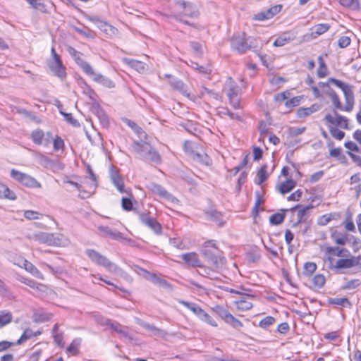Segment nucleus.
<instances>
[{
  "label": "nucleus",
  "mask_w": 361,
  "mask_h": 361,
  "mask_svg": "<svg viewBox=\"0 0 361 361\" xmlns=\"http://www.w3.org/2000/svg\"><path fill=\"white\" fill-rule=\"evenodd\" d=\"M201 254L213 269L221 268L226 261L222 252L217 247L214 240H208L204 243Z\"/></svg>",
  "instance_id": "f257e3e1"
},
{
  "label": "nucleus",
  "mask_w": 361,
  "mask_h": 361,
  "mask_svg": "<svg viewBox=\"0 0 361 361\" xmlns=\"http://www.w3.org/2000/svg\"><path fill=\"white\" fill-rule=\"evenodd\" d=\"M131 147L133 151L137 153L143 161H150L156 164H161V155L149 143L146 142L134 141Z\"/></svg>",
  "instance_id": "f03ea898"
},
{
  "label": "nucleus",
  "mask_w": 361,
  "mask_h": 361,
  "mask_svg": "<svg viewBox=\"0 0 361 361\" xmlns=\"http://www.w3.org/2000/svg\"><path fill=\"white\" fill-rule=\"evenodd\" d=\"M85 253L92 262L104 267L110 272L118 273L121 270L115 263L111 262L107 257L101 255L95 250L87 249Z\"/></svg>",
  "instance_id": "7ed1b4c3"
},
{
  "label": "nucleus",
  "mask_w": 361,
  "mask_h": 361,
  "mask_svg": "<svg viewBox=\"0 0 361 361\" xmlns=\"http://www.w3.org/2000/svg\"><path fill=\"white\" fill-rule=\"evenodd\" d=\"M330 82H333V84L340 88L343 92L346 103L345 106H344V111L348 112L351 111L355 104V97L353 93L354 86L352 85L346 84L344 82L334 78H330Z\"/></svg>",
  "instance_id": "20e7f679"
},
{
  "label": "nucleus",
  "mask_w": 361,
  "mask_h": 361,
  "mask_svg": "<svg viewBox=\"0 0 361 361\" xmlns=\"http://www.w3.org/2000/svg\"><path fill=\"white\" fill-rule=\"evenodd\" d=\"M135 214L137 215L140 221L149 228H150L156 235L162 233V226L155 218L149 216V212L146 211L142 212L139 210H135Z\"/></svg>",
  "instance_id": "39448f33"
},
{
  "label": "nucleus",
  "mask_w": 361,
  "mask_h": 361,
  "mask_svg": "<svg viewBox=\"0 0 361 361\" xmlns=\"http://www.w3.org/2000/svg\"><path fill=\"white\" fill-rule=\"evenodd\" d=\"M51 56L53 59L48 61L47 66L55 76L63 80L66 77V67L57 53Z\"/></svg>",
  "instance_id": "423d86ee"
},
{
  "label": "nucleus",
  "mask_w": 361,
  "mask_h": 361,
  "mask_svg": "<svg viewBox=\"0 0 361 361\" xmlns=\"http://www.w3.org/2000/svg\"><path fill=\"white\" fill-rule=\"evenodd\" d=\"M51 56L53 59L48 61L47 66L55 76L63 80L66 77V67L57 53Z\"/></svg>",
  "instance_id": "0eeeda50"
},
{
  "label": "nucleus",
  "mask_w": 361,
  "mask_h": 361,
  "mask_svg": "<svg viewBox=\"0 0 361 361\" xmlns=\"http://www.w3.org/2000/svg\"><path fill=\"white\" fill-rule=\"evenodd\" d=\"M11 177L23 185L29 188H40V183L33 177L13 169L11 171Z\"/></svg>",
  "instance_id": "6e6552de"
},
{
  "label": "nucleus",
  "mask_w": 361,
  "mask_h": 361,
  "mask_svg": "<svg viewBox=\"0 0 361 361\" xmlns=\"http://www.w3.org/2000/svg\"><path fill=\"white\" fill-rule=\"evenodd\" d=\"M245 32L235 33L231 39V46L239 54L245 53L252 45H248V39L245 38Z\"/></svg>",
  "instance_id": "1a4fd4ad"
},
{
  "label": "nucleus",
  "mask_w": 361,
  "mask_h": 361,
  "mask_svg": "<svg viewBox=\"0 0 361 361\" xmlns=\"http://www.w3.org/2000/svg\"><path fill=\"white\" fill-rule=\"evenodd\" d=\"M35 240L39 243H44L49 246H58L61 244V238L54 233L38 232L33 235Z\"/></svg>",
  "instance_id": "9d476101"
},
{
  "label": "nucleus",
  "mask_w": 361,
  "mask_h": 361,
  "mask_svg": "<svg viewBox=\"0 0 361 361\" xmlns=\"http://www.w3.org/2000/svg\"><path fill=\"white\" fill-rule=\"evenodd\" d=\"M68 51L71 56L74 58V60L77 65L82 69V71L88 75H94V72L90 66L87 61H84L82 58L78 56V54H81L79 51L75 49L72 47H68Z\"/></svg>",
  "instance_id": "9b49d317"
},
{
  "label": "nucleus",
  "mask_w": 361,
  "mask_h": 361,
  "mask_svg": "<svg viewBox=\"0 0 361 361\" xmlns=\"http://www.w3.org/2000/svg\"><path fill=\"white\" fill-rule=\"evenodd\" d=\"M189 144V141H185L184 143V149L187 153H189L190 156L195 161L204 166H209L212 164V159L207 154H201L200 152H195L188 147V145Z\"/></svg>",
  "instance_id": "f8f14e48"
},
{
  "label": "nucleus",
  "mask_w": 361,
  "mask_h": 361,
  "mask_svg": "<svg viewBox=\"0 0 361 361\" xmlns=\"http://www.w3.org/2000/svg\"><path fill=\"white\" fill-rule=\"evenodd\" d=\"M90 111L98 118L101 125L103 127L107 128L109 126V117L105 111L102 108L97 102H94L90 106Z\"/></svg>",
  "instance_id": "ddd939ff"
},
{
  "label": "nucleus",
  "mask_w": 361,
  "mask_h": 361,
  "mask_svg": "<svg viewBox=\"0 0 361 361\" xmlns=\"http://www.w3.org/2000/svg\"><path fill=\"white\" fill-rule=\"evenodd\" d=\"M150 190L155 195H159L161 197L165 198L171 202H178V199L175 197L172 194L169 193L163 186L159 184L152 183L149 185Z\"/></svg>",
  "instance_id": "4468645a"
},
{
  "label": "nucleus",
  "mask_w": 361,
  "mask_h": 361,
  "mask_svg": "<svg viewBox=\"0 0 361 361\" xmlns=\"http://www.w3.org/2000/svg\"><path fill=\"white\" fill-rule=\"evenodd\" d=\"M109 176L112 183L121 193L126 192L123 180L118 173V170L111 166L109 170Z\"/></svg>",
  "instance_id": "2eb2a0df"
},
{
  "label": "nucleus",
  "mask_w": 361,
  "mask_h": 361,
  "mask_svg": "<svg viewBox=\"0 0 361 361\" xmlns=\"http://www.w3.org/2000/svg\"><path fill=\"white\" fill-rule=\"evenodd\" d=\"M87 20L93 23L99 30L106 35H111V34H114L115 27L107 22L101 20L99 17L95 16H88Z\"/></svg>",
  "instance_id": "dca6fc26"
},
{
  "label": "nucleus",
  "mask_w": 361,
  "mask_h": 361,
  "mask_svg": "<svg viewBox=\"0 0 361 361\" xmlns=\"http://www.w3.org/2000/svg\"><path fill=\"white\" fill-rule=\"evenodd\" d=\"M102 324L110 326L116 332L122 334L124 337L128 338L130 341L133 340V336L128 332L127 326H122L117 322H113L109 319H105Z\"/></svg>",
  "instance_id": "f3484780"
},
{
  "label": "nucleus",
  "mask_w": 361,
  "mask_h": 361,
  "mask_svg": "<svg viewBox=\"0 0 361 361\" xmlns=\"http://www.w3.org/2000/svg\"><path fill=\"white\" fill-rule=\"evenodd\" d=\"M176 4V5H178L180 7H181L184 16L190 18L197 16L198 11L196 8V6L192 3L181 0L177 1Z\"/></svg>",
  "instance_id": "a211bd4d"
},
{
  "label": "nucleus",
  "mask_w": 361,
  "mask_h": 361,
  "mask_svg": "<svg viewBox=\"0 0 361 361\" xmlns=\"http://www.w3.org/2000/svg\"><path fill=\"white\" fill-rule=\"evenodd\" d=\"M360 264L359 259L357 257L340 259L336 262V265L330 264V269H348L357 266Z\"/></svg>",
  "instance_id": "6ab92c4d"
},
{
  "label": "nucleus",
  "mask_w": 361,
  "mask_h": 361,
  "mask_svg": "<svg viewBox=\"0 0 361 361\" xmlns=\"http://www.w3.org/2000/svg\"><path fill=\"white\" fill-rule=\"evenodd\" d=\"M206 218L216 223L219 226H223L225 221L223 219V214L221 212L215 209L211 208L204 211Z\"/></svg>",
  "instance_id": "aec40b11"
},
{
  "label": "nucleus",
  "mask_w": 361,
  "mask_h": 361,
  "mask_svg": "<svg viewBox=\"0 0 361 361\" xmlns=\"http://www.w3.org/2000/svg\"><path fill=\"white\" fill-rule=\"evenodd\" d=\"M181 258L185 262L192 267H203L204 266L201 263L198 255L196 252H188L183 254Z\"/></svg>",
  "instance_id": "412c9836"
},
{
  "label": "nucleus",
  "mask_w": 361,
  "mask_h": 361,
  "mask_svg": "<svg viewBox=\"0 0 361 361\" xmlns=\"http://www.w3.org/2000/svg\"><path fill=\"white\" fill-rule=\"evenodd\" d=\"M98 230L102 232L104 236H108L115 240H123L126 238L123 236V233L120 231L112 230L110 227L106 226H100Z\"/></svg>",
  "instance_id": "4be33fe9"
},
{
  "label": "nucleus",
  "mask_w": 361,
  "mask_h": 361,
  "mask_svg": "<svg viewBox=\"0 0 361 361\" xmlns=\"http://www.w3.org/2000/svg\"><path fill=\"white\" fill-rule=\"evenodd\" d=\"M335 115L336 116V120L329 114H328L325 116L324 120L331 124H336V126H340L341 127H342L345 129H347L348 128V121L347 118L338 114L337 112H335Z\"/></svg>",
  "instance_id": "5701e85b"
},
{
  "label": "nucleus",
  "mask_w": 361,
  "mask_h": 361,
  "mask_svg": "<svg viewBox=\"0 0 361 361\" xmlns=\"http://www.w3.org/2000/svg\"><path fill=\"white\" fill-rule=\"evenodd\" d=\"M140 270L144 273V276L145 279L152 281L154 284H159L161 286L169 287V283L166 280L159 277L156 274L151 273L143 268H140Z\"/></svg>",
  "instance_id": "b1692460"
},
{
  "label": "nucleus",
  "mask_w": 361,
  "mask_h": 361,
  "mask_svg": "<svg viewBox=\"0 0 361 361\" xmlns=\"http://www.w3.org/2000/svg\"><path fill=\"white\" fill-rule=\"evenodd\" d=\"M140 270L144 273V276L145 279L152 281L154 284H159L161 286L169 287V283L166 280L159 277L156 274L151 273L143 268H140Z\"/></svg>",
  "instance_id": "393cba45"
},
{
  "label": "nucleus",
  "mask_w": 361,
  "mask_h": 361,
  "mask_svg": "<svg viewBox=\"0 0 361 361\" xmlns=\"http://www.w3.org/2000/svg\"><path fill=\"white\" fill-rule=\"evenodd\" d=\"M92 76L93 77L94 81L102 85L107 88H114L115 87V83L113 80L102 74H97L94 73V75H92Z\"/></svg>",
  "instance_id": "a878e982"
},
{
  "label": "nucleus",
  "mask_w": 361,
  "mask_h": 361,
  "mask_svg": "<svg viewBox=\"0 0 361 361\" xmlns=\"http://www.w3.org/2000/svg\"><path fill=\"white\" fill-rule=\"evenodd\" d=\"M170 84L174 90H178L183 95L187 97L188 98L190 99H192L190 94L187 92L185 84L182 80L173 78L171 81H170Z\"/></svg>",
  "instance_id": "bb28decb"
},
{
  "label": "nucleus",
  "mask_w": 361,
  "mask_h": 361,
  "mask_svg": "<svg viewBox=\"0 0 361 361\" xmlns=\"http://www.w3.org/2000/svg\"><path fill=\"white\" fill-rule=\"evenodd\" d=\"M293 39L294 38L290 33L284 32L275 39L273 45L274 47H283L288 42L293 41Z\"/></svg>",
  "instance_id": "cd10ccee"
},
{
  "label": "nucleus",
  "mask_w": 361,
  "mask_h": 361,
  "mask_svg": "<svg viewBox=\"0 0 361 361\" xmlns=\"http://www.w3.org/2000/svg\"><path fill=\"white\" fill-rule=\"evenodd\" d=\"M296 185V182L293 179L290 178L285 181H283L279 188V191L280 193L284 195L295 188Z\"/></svg>",
  "instance_id": "c85d7f7f"
},
{
  "label": "nucleus",
  "mask_w": 361,
  "mask_h": 361,
  "mask_svg": "<svg viewBox=\"0 0 361 361\" xmlns=\"http://www.w3.org/2000/svg\"><path fill=\"white\" fill-rule=\"evenodd\" d=\"M52 336L54 342L61 348L64 346L63 336L62 332H59V324H55L52 329Z\"/></svg>",
  "instance_id": "c756f323"
},
{
  "label": "nucleus",
  "mask_w": 361,
  "mask_h": 361,
  "mask_svg": "<svg viewBox=\"0 0 361 361\" xmlns=\"http://www.w3.org/2000/svg\"><path fill=\"white\" fill-rule=\"evenodd\" d=\"M329 28L330 25L328 23H321L316 25L312 28V35L313 37H317L325 33L329 30Z\"/></svg>",
  "instance_id": "7c9ffc66"
},
{
  "label": "nucleus",
  "mask_w": 361,
  "mask_h": 361,
  "mask_svg": "<svg viewBox=\"0 0 361 361\" xmlns=\"http://www.w3.org/2000/svg\"><path fill=\"white\" fill-rule=\"evenodd\" d=\"M348 250L345 248H341L339 247H331L328 246L326 248V254L337 256V257H343L348 253Z\"/></svg>",
  "instance_id": "2f4dec72"
},
{
  "label": "nucleus",
  "mask_w": 361,
  "mask_h": 361,
  "mask_svg": "<svg viewBox=\"0 0 361 361\" xmlns=\"http://www.w3.org/2000/svg\"><path fill=\"white\" fill-rule=\"evenodd\" d=\"M124 123L127 124L140 137H142V135L146 137V133L142 130L141 127H140L136 123H135L133 121L128 119V118H123V119Z\"/></svg>",
  "instance_id": "473e14b6"
},
{
  "label": "nucleus",
  "mask_w": 361,
  "mask_h": 361,
  "mask_svg": "<svg viewBox=\"0 0 361 361\" xmlns=\"http://www.w3.org/2000/svg\"><path fill=\"white\" fill-rule=\"evenodd\" d=\"M318 62L319 64V66L317 71V75L319 78H322L326 77L329 72H328V68L324 62V60L322 57V56H319L318 57Z\"/></svg>",
  "instance_id": "72a5a7b5"
},
{
  "label": "nucleus",
  "mask_w": 361,
  "mask_h": 361,
  "mask_svg": "<svg viewBox=\"0 0 361 361\" xmlns=\"http://www.w3.org/2000/svg\"><path fill=\"white\" fill-rule=\"evenodd\" d=\"M286 218V214L283 212L281 213H274L269 216V223L271 225L277 226L282 224Z\"/></svg>",
  "instance_id": "f704fd0d"
},
{
  "label": "nucleus",
  "mask_w": 361,
  "mask_h": 361,
  "mask_svg": "<svg viewBox=\"0 0 361 361\" xmlns=\"http://www.w3.org/2000/svg\"><path fill=\"white\" fill-rule=\"evenodd\" d=\"M180 303L183 305L188 310H191L195 315L198 317L200 314H202V311L203 310L199 305L194 302H190L185 300L180 301Z\"/></svg>",
  "instance_id": "c9c22d12"
},
{
  "label": "nucleus",
  "mask_w": 361,
  "mask_h": 361,
  "mask_svg": "<svg viewBox=\"0 0 361 361\" xmlns=\"http://www.w3.org/2000/svg\"><path fill=\"white\" fill-rule=\"evenodd\" d=\"M24 268L25 270L31 273L34 276L37 278H42V274L40 271L31 262L26 259L24 261Z\"/></svg>",
  "instance_id": "e433bc0d"
},
{
  "label": "nucleus",
  "mask_w": 361,
  "mask_h": 361,
  "mask_svg": "<svg viewBox=\"0 0 361 361\" xmlns=\"http://www.w3.org/2000/svg\"><path fill=\"white\" fill-rule=\"evenodd\" d=\"M44 137V133L42 130L37 129L32 132L31 139L32 142L37 145L42 144V140Z\"/></svg>",
  "instance_id": "4c0bfd02"
},
{
  "label": "nucleus",
  "mask_w": 361,
  "mask_h": 361,
  "mask_svg": "<svg viewBox=\"0 0 361 361\" xmlns=\"http://www.w3.org/2000/svg\"><path fill=\"white\" fill-rule=\"evenodd\" d=\"M13 315L10 312L0 311V329L11 322Z\"/></svg>",
  "instance_id": "58836bf2"
},
{
  "label": "nucleus",
  "mask_w": 361,
  "mask_h": 361,
  "mask_svg": "<svg viewBox=\"0 0 361 361\" xmlns=\"http://www.w3.org/2000/svg\"><path fill=\"white\" fill-rule=\"evenodd\" d=\"M81 343V338L74 339L71 343L67 347L66 351L72 355H77L79 353V346Z\"/></svg>",
  "instance_id": "ea45409f"
},
{
  "label": "nucleus",
  "mask_w": 361,
  "mask_h": 361,
  "mask_svg": "<svg viewBox=\"0 0 361 361\" xmlns=\"http://www.w3.org/2000/svg\"><path fill=\"white\" fill-rule=\"evenodd\" d=\"M267 165L264 164L261 168L259 169L257 172V176H258V181L256 182L257 185L262 184L264 181H266L269 177V174L267 171Z\"/></svg>",
  "instance_id": "a19ab883"
},
{
  "label": "nucleus",
  "mask_w": 361,
  "mask_h": 361,
  "mask_svg": "<svg viewBox=\"0 0 361 361\" xmlns=\"http://www.w3.org/2000/svg\"><path fill=\"white\" fill-rule=\"evenodd\" d=\"M18 113L24 116L25 118H29L30 121L35 123H40L41 120L33 112L26 110L25 109H18Z\"/></svg>",
  "instance_id": "79ce46f5"
},
{
  "label": "nucleus",
  "mask_w": 361,
  "mask_h": 361,
  "mask_svg": "<svg viewBox=\"0 0 361 361\" xmlns=\"http://www.w3.org/2000/svg\"><path fill=\"white\" fill-rule=\"evenodd\" d=\"M224 322L235 329H240L243 326V323L231 313L228 314Z\"/></svg>",
  "instance_id": "37998d69"
},
{
  "label": "nucleus",
  "mask_w": 361,
  "mask_h": 361,
  "mask_svg": "<svg viewBox=\"0 0 361 361\" xmlns=\"http://www.w3.org/2000/svg\"><path fill=\"white\" fill-rule=\"evenodd\" d=\"M121 207L126 212L133 211L135 213V210H138L137 208L133 207V200L128 197H122Z\"/></svg>",
  "instance_id": "c03bdc74"
},
{
  "label": "nucleus",
  "mask_w": 361,
  "mask_h": 361,
  "mask_svg": "<svg viewBox=\"0 0 361 361\" xmlns=\"http://www.w3.org/2000/svg\"><path fill=\"white\" fill-rule=\"evenodd\" d=\"M339 3L343 6L352 10H358L360 8L359 0H339Z\"/></svg>",
  "instance_id": "a18cd8bd"
},
{
  "label": "nucleus",
  "mask_w": 361,
  "mask_h": 361,
  "mask_svg": "<svg viewBox=\"0 0 361 361\" xmlns=\"http://www.w3.org/2000/svg\"><path fill=\"white\" fill-rule=\"evenodd\" d=\"M328 303L330 305H341L343 307H345L346 305H348L350 306L351 305V303L348 298H329L328 299Z\"/></svg>",
  "instance_id": "49530a36"
},
{
  "label": "nucleus",
  "mask_w": 361,
  "mask_h": 361,
  "mask_svg": "<svg viewBox=\"0 0 361 361\" xmlns=\"http://www.w3.org/2000/svg\"><path fill=\"white\" fill-rule=\"evenodd\" d=\"M336 235H341L337 230H334L331 233V238L334 240L338 245H345L347 242V235H343L338 238H336Z\"/></svg>",
  "instance_id": "de8ad7c7"
},
{
  "label": "nucleus",
  "mask_w": 361,
  "mask_h": 361,
  "mask_svg": "<svg viewBox=\"0 0 361 361\" xmlns=\"http://www.w3.org/2000/svg\"><path fill=\"white\" fill-rule=\"evenodd\" d=\"M34 336V332L30 328H27L24 330L23 334L20 337V338L16 342V345H20L27 340L31 338Z\"/></svg>",
  "instance_id": "09e8293b"
},
{
  "label": "nucleus",
  "mask_w": 361,
  "mask_h": 361,
  "mask_svg": "<svg viewBox=\"0 0 361 361\" xmlns=\"http://www.w3.org/2000/svg\"><path fill=\"white\" fill-rule=\"evenodd\" d=\"M51 314L46 312L35 313L33 314V321L37 323H42L49 321Z\"/></svg>",
  "instance_id": "8fccbe9b"
},
{
  "label": "nucleus",
  "mask_w": 361,
  "mask_h": 361,
  "mask_svg": "<svg viewBox=\"0 0 361 361\" xmlns=\"http://www.w3.org/2000/svg\"><path fill=\"white\" fill-rule=\"evenodd\" d=\"M302 99V95L294 97L288 100H286L285 102V106L288 109H293V107L298 106L300 104V102Z\"/></svg>",
  "instance_id": "3c124183"
},
{
  "label": "nucleus",
  "mask_w": 361,
  "mask_h": 361,
  "mask_svg": "<svg viewBox=\"0 0 361 361\" xmlns=\"http://www.w3.org/2000/svg\"><path fill=\"white\" fill-rule=\"evenodd\" d=\"M317 269V264L314 262H306L304 265L303 275L310 276Z\"/></svg>",
  "instance_id": "603ef678"
},
{
  "label": "nucleus",
  "mask_w": 361,
  "mask_h": 361,
  "mask_svg": "<svg viewBox=\"0 0 361 361\" xmlns=\"http://www.w3.org/2000/svg\"><path fill=\"white\" fill-rule=\"evenodd\" d=\"M219 114L221 115L228 116L233 120H237L239 121H243V118L238 114H235L231 112L228 108L222 107L221 110L219 111Z\"/></svg>",
  "instance_id": "864d4df0"
},
{
  "label": "nucleus",
  "mask_w": 361,
  "mask_h": 361,
  "mask_svg": "<svg viewBox=\"0 0 361 361\" xmlns=\"http://www.w3.org/2000/svg\"><path fill=\"white\" fill-rule=\"evenodd\" d=\"M213 311L224 321L230 313L226 308L221 305H216L213 308Z\"/></svg>",
  "instance_id": "5fc2aeb1"
},
{
  "label": "nucleus",
  "mask_w": 361,
  "mask_h": 361,
  "mask_svg": "<svg viewBox=\"0 0 361 361\" xmlns=\"http://www.w3.org/2000/svg\"><path fill=\"white\" fill-rule=\"evenodd\" d=\"M198 318L212 326H217V324L214 321V319L210 315H209L204 310L202 311V314H200Z\"/></svg>",
  "instance_id": "6e6d98bb"
},
{
  "label": "nucleus",
  "mask_w": 361,
  "mask_h": 361,
  "mask_svg": "<svg viewBox=\"0 0 361 361\" xmlns=\"http://www.w3.org/2000/svg\"><path fill=\"white\" fill-rule=\"evenodd\" d=\"M326 282V279L323 274H317L312 279V283L315 287L322 288Z\"/></svg>",
  "instance_id": "4d7b16f0"
},
{
  "label": "nucleus",
  "mask_w": 361,
  "mask_h": 361,
  "mask_svg": "<svg viewBox=\"0 0 361 361\" xmlns=\"http://www.w3.org/2000/svg\"><path fill=\"white\" fill-rule=\"evenodd\" d=\"M275 322V318L271 316H267L259 323V326L262 329H267Z\"/></svg>",
  "instance_id": "13d9d810"
},
{
  "label": "nucleus",
  "mask_w": 361,
  "mask_h": 361,
  "mask_svg": "<svg viewBox=\"0 0 361 361\" xmlns=\"http://www.w3.org/2000/svg\"><path fill=\"white\" fill-rule=\"evenodd\" d=\"M361 284L360 280L357 279H352L347 283H345L343 286L342 289L343 290H351L355 289L357 287L360 286Z\"/></svg>",
  "instance_id": "bf43d9fd"
},
{
  "label": "nucleus",
  "mask_w": 361,
  "mask_h": 361,
  "mask_svg": "<svg viewBox=\"0 0 361 361\" xmlns=\"http://www.w3.org/2000/svg\"><path fill=\"white\" fill-rule=\"evenodd\" d=\"M329 131L331 135L338 140H341L345 137V132L338 130L336 127H329Z\"/></svg>",
  "instance_id": "052dcab7"
},
{
  "label": "nucleus",
  "mask_w": 361,
  "mask_h": 361,
  "mask_svg": "<svg viewBox=\"0 0 361 361\" xmlns=\"http://www.w3.org/2000/svg\"><path fill=\"white\" fill-rule=\"evenodd\" d=\"M345 227V229L349 231L355 232V226L353 221L352 214L350 212H349L346 216Z\"/></svg>",
  "instance_id": "680f3d73"
},
{
  "label": "nucleus",
  "mask_w": 361,
  "mask_h": 361,
  "mask_svg": "<svg viewBox=\"0 0 361 361\" xmlns=\"http://www.w3.org/2000/svg\"><path fill=\"white\" fill-rule=\"evenodd\" d=\"M306 130L305 127L296 128L290 127L288 129V134L290 137H297L303 133Z\"/></svg>",
  "instance_id": "e2e57ef3"
},
{
  "label": "nucleus",
  "mask_w": 361,
  "mask_h": 361,
  "mask_svg": "<svg viewBox=\"0 0 361 361\" xmlns=\"http://www.w3.org/2000/svg\"><path fill=\"white\" fill-rule=\"evenodd\" d=\"M42 214L33 210H26L24 212V217L28 220L39 219Z\"/></svg>",
  "instance_id": "0e129e2a"
},
{
  "label": "nucleus",
  "mask_w": 361,
  "mask_h": 361,
  "mask_svg": "<svg viewBox=\"0 0 361 361\" xmlns=\"http://www.w3.org/2000/svg\"><path fill=\"white\" fill-rule=\"evenodd\" d=\"M64 118L66 121H68L71 125H72L74 127H80V124L78 122V121L75 118H74L72 116V114L71 113H64L63 114Z\"/></svg>",
  "instance_id": "69168bd1"
},
{
  "label": "nucleus",
  "mask_w": 361,
  "mask_h": 361,
  "mask_svg": "<svg viewBox=\"0 0 361 361\" xmlns=\"http://www.w3.org/2000/svg\"><path fill=\"white\" fill-rule=\"evenodd\" d=\"M238 307L240 310H248L252 307V304L250 302L245 300H240L236 302Z\"/></svg>",
  "instance_id": "338daca9"
},
{
  "label": "nucleus",
  "mask_w": 361,
  "mask_h": 361,
  "mask_svg": "<svg viewBox=\"0 0 361 361\" xmlns=\"http://www.w3.org/2000/svg\"><path fill=\"white\" fill-rule=\"evenodd\" d=\"M331 214H326L319 216L317 219V224L320 226L326 225L332 219Z\"/></svg>",
  "instance_id": "774afa93"
}]
</instances>
